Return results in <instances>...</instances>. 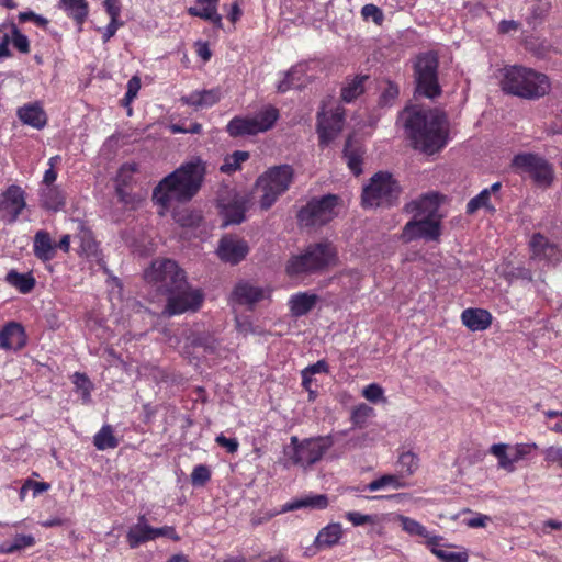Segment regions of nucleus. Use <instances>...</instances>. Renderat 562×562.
<instances>
[{"label": "nucleus", "mask_w": 562, "mask_h": 562, "mask_svg": "<svg viewBox=\"0 0 562 562\" xmlns=\"http://www.w3.org/2000/svg\"><path fill=\"white\" fill-rule=\"evenodd\" d=\"M144 279L156 292L167 296L162 311L167 316L196 312L203 303L202 291L189 284L186 271L172 259H155L144 271Z\"/></svg>", "instance_id": "nucleus-1"}, {"label": "nucleus", "mask_w": 562, "mask_h": 562, "mask_svg": "<svg viewBox=\"0 0 562 562\" xmlns=\"http://www.w3.org/2000/svg\"><path fill=\"white\" fill-rule=\"evenodd\" d=\"M412 146L427 155L445 147L449 135V122L443 111L407 106L400 115Z\"/></svg>", "instance_id": "nucleus-2"}, {"label": "nucleus", "mask_w": 562, "mask_h": 562, "mask_svg": "<svg viewBox=\"0 0 562 562\" xmlns=\"http://www.w3.org/2000/svg\"><path fill=\"white\" fill-rule=\"evenodd\" d=\"M205 173L206 164L200 157H193L165 177L155 188L153 198L161 205L172 200L190 201L201 189Z\"/></svg>", "instance_id": "nucleus-3"}, {"label": "nucleus", "mask_w": 562, "mask_h": 562, "mask_svg": "<svg viewBox=\"0 0 562 562\" xmlns=\"http://www.w3.org/2000/svg\"><path fill=\"white\" fill-rule=\"evenodd\" d=\"M337 261V250L327 240L307 245L303 251L289 258L285 272L290 278L321 273Z\"/></svg>", "instance_id": "nucleus-4"}, {"label": "nucleus", "mask_w": 562, "mask_h": 562, "mask_svg": "<svg viewBox=\"0 0 562 562\" xmlns=\"http://www.w3.org/2000/svg\"><path fill=\"white\" fill-rule=\"evenodd\" d=\"M502 87L505 92L520 98L539 99L550 91L551 83L544 74L513 66L506 70Z\"/></svg>", "instance_id": "nucleus-5"}, {"label": "nucleus", "mask_w": 562, "mask_h": 562, "mask_svg": "<svg viewBox=\"0 0 562 562\" xmlns=\"http://www.w3.org/2000/svg\"><path fill=\"white\" fill-rule=\"evenodd\" d=\"M294 175L293 167L284 164L270 167L258 177L256 187L261 192L259 204L262 210H269L290 189Z\"/></svg>", "instance_id": "nucleus-6"}, {"label": "nucleus", "mask_w": 562, "mask_h": 562, "mask_svg": "<svg viewBox=\"0 0 562 562\" xmlns=\"http://www.w3.org/2000/svg\"><path fill=\"white\" fill-rule=\"evenodd\" d=\"M438 56L434 52L422 53L414 63L415 95L435 99L442 92L438 80Z\"/></svg>", "instance_id": "nucleus-7"}, {"label": "nucleus", "mask_w": 562, "mask_h": 562, "mask_svg": "<svg viewBox=\"0 0 562 562\" xmlns=\"http://www.w3.org/2000/svg\"><path fill=\"white\" fill-rule=\"evenodd\" d=\"M401 187L387 172L375 173L362 191V204L367 207H390L397 203Z\"/></svg>", "instance_id": "nucleus-8"}, {"label": "nucleus", "mask_w": 562, "mask_h": 562, "mask_svg": "<svg viewBox=\"0 0 562 562\" xmlns=\"http://www.w3.org/2000/svg\"><path fill=\"white\" fill-rule=\"evenodd\" d=\"M340 198L336 194H326L322 198H313L297 213V222L303 227L323 226L329 223L336 215V207Z\"/></svg>", "instance_id": "nucleus-9"}, {"label": "nucleus", "mask_w": 562, "mask_h": 562, "mask_svg": "<svg viewBox=\"0 0 562 562\" xmlns=\"http://www.w3.org/2000/svg\"><path fill=\"white\" fill-rule=\"evenodd\" d=\"M512 166L520 172L528 173L538 187L548 188L553 181L552 166L538 155L518 154L513 158Z\"/></svg>", "instance_id": "nucleus-10"}, {"label": "nucleus", "mask_w": 562, "mask_h": 562, "mask_svg": "<svg viewBox=\"0 0 562 562\" xmlns=\"http://www.w3.org/2000/svg\"><path fill=\"white\" fill-rule=\"evenodd\" d=\"M331 435L311 437L302 440L296 452L291 454L293 464L308 468L321 461L324 454L334 446Z\"/></svg>", "instance_id": "nucleus-11"}, {"label": "nucleus", "mask_w": 562, "mask_h": 562, "mask_svg": "<svg viewBox=\"0 0 562 562\" xmlns=\"http://www.w3.org/2000/svg\"><path fill=\"white\" fill-rule=\"evenodd\" d=\"M441 235L439 218L414 217L403 228L401 239L409 243L416 239L438 240Z\"/></svg>", "instance_id": "nucleus-12"}, {"label": "nucleus", "mask_w": 562, "mask_h": 562, "mask_svg": "<svg viewBox=\"0 0 562 562\" xmlns=\"http://www.w3.org/2000/svg\"><path fill=\"white\" fill-rule=\"evenodd\" d=\"M271 294L270 288L258 286L255 283L240 280L233 288L229 294V301L233 304L246 305L252 308L257 303L269 299Z\"/></svg>", "instance_id": "nucleus-13"}, {"label": "nucleus", "mask_w": 562, "mask_h": 562, "mask_svg": "<svg viewBox=\"0 0 562 562\" xmlns=\"http://www.w3.org/2000/svg\"><path fill=\"white\" fill-rule=\"evenodd\" d=\"M529 248L531 251L530 258L535 261H544L548 265L555 266L562 260L561 248L540 233L531 236Z\"/></svg>", "instance_id": "nucleus-14"}, {"label": "nucleus", "mask_w": 562, "mask_h": 562, "mask_svg": "<svg viewBox=\"0 0 562 562\" xmlns=\"http://www.w3.org/2000/svg\"><path fill=\"white\" fill-rule=\"evenodd\" d=\"M344 116L345 110L341 106H337L329 116L325 112V109H322L317 115V131L321 144L327 145L338 135L342 130Z\"/></svg>", "instance_id": "nucleus-15"}, {"label": "nucleus", "mask_w": 562, "mask_h": 562, "mask_svg": "<svg viewBox=\"0 0 562 562\" xmlns=\"http://www.w3.org/2000/svg\"><path fill=\"white\" fill-rule=\"evenodd\" d=\"M25 206L24 191L19 186H10L0 200V216L14 223Z\"/></svg>", "instance_id": "nucleus-16"}, {"label": "nucleus", "mask_w": 562, "mask_h": 562, "mask_svg": "<svg viewBox=\"0 0 562 562\" xmlns=\"http://www.w3.org/2000/svg\"><path fill=\"white\" fill-rule=\"evenodd\" d=\"M248 251L249 248L246 241L229 237L222 238L217 248L218 257L231 265L240 262Z\"/></svg>", "instance_id": "nucleus-17"}, {"label": "nucleus", "mask_w": 562, "mask_h": 562, "mask_svg": "<svg viewBox=\"0 0 562 562\" xmlns=\"http://www.w3.org/2000/svg\"><path fill=\"white\" fill-rule=\"evenodd\" d=\"M438 195L436 193H428L407 203L404 210L407 213H413L414 217L438 218Z\"/></svg>", "instance_id": "nucleus-18"}, {"label": "nucleus", "mask_w": 562, "mask_h": 562, "mask_svg": "<svg viewBox=\"0 0 562 562\" xmlns=\"http://www.w3.org/2000/svg\"><path fill=\"white\" fill-rule=\"evenodd\" d=\"M248 199L245 195L235 194L233 199L222 207L224 225L240 224L245 221Z\"/></svg>", "instance_id": "nucleus-19"}, {"label": "nucleus", "mask_w": 562, "mask_h": 562, "mask_svg": "<svg viewBox=\"0 0 562 562\" xmlns=\"http://www.w3.org/2000/svg\"><path fill=\"white\" fill-rule=\"evenodd\" d=\"M25 346L23 327L18 323H10L0 331V348L19 350Z\"/></svg>", "instance_id": "nucleus-20"}, {"label": "nucleus", "mask_w": 562, "mask_h": 562, "mask_svg": "<svg viewBox=\"0 0 562 562\" xmlns=\"http://www.w3.org/2000/svg\"><path fill=\"white\" fill-rule=\"evenodd\" d=\"M16 115L23 124L30 125L36 130H42L47 122L46 113L37 102L19 108Z\"/></svg>", "instance_id": "nucleus-21"}, {"label": "nucleus", "mask_w": 562, "mask_h": 562, "mask_svg": "<svg viewBox=\"0 0 562 562\" xmlns=\"http://www.w3.org/2000/svg\"><path fill=\"white\" fill-rule=\"evenodd\" d=\"M461 319L464 326L472 331H480L486 329L492 323V315L486 310L482 308H467L461 314Z\"/></svg>", "instance_id": "nucleus-22"}, {"label": "nucleus", "mask_w": 562, "mask_h": 562, "mask_svg": "<svg viewBox=\"0 0 562 562\" xmlns=\"http://www.w3.org/2000/svg\"><path fill=\"white\" fill-rule=\"evenodd\" d=\"M218 0H198L194 7H190L188 12L192 16H199L211 21L217 27H222V15L217 13Z\"/></svg>", "instance_id": "nucleus-23"}, {"label": "nucleus", "mask_w": 562, "mask_h": 562, "mask_svg": "<svg viewBox=\"0 0 562 562\" xmlns=\"http://www.w3.org/2000/svg\"><path fill=\"white\" fill-rule=\"evenodd\" d=\"M33 251L42 261H49L56 255V244L46 231H38L34 236Z\"/></svg>", "instance_id": "nucleus-24"}, {"label": "nucleus", "mask_w": 562, "mask_h": 562, "mask_svg": "<svg viewBox=\"0 0 562 562\" xmlns=\"http://www.w3.org/2000/svg\"><path fill=\"white\" fill-rule=\"evenodd\" d=\"M317 301L318 296L316 294L307 292H300L292 295L289 300L291 315L296 318L306 315L314 308Z\"/></svg>", "instance_id": "nucleus-25"}, {"label": "nucleus", "mask_w": 562, "mask_h": 562, "mask_svg": "<svg viewBox=\"0 0 562 562\" xmlns=\"http://www.w3.org/2000/svg\"><path fill=\"white\" fill-rule=\"evenodd\" d=\"M126 539L132 549L139 547L144 542L154 540L153 527L146 524L145 516H140L138 522L128 529Z\"/></svg>", "instance_id": "nucleus-26"}, {"label": "nucleus", "mask_w": 562, "mask_h": 562, "mask_svg": "<svg viewBox=\"0 0 562 562\" xmlns=\"http://www.w3.org/2000/svg\"><path fill=\"white\" fill-rule=\"evenodd\" d=\"M342 537V528L340 524H329L322 528L317 533L314 546L318 550L331 548L337 544Z\"/></svg>", "instance_id": "nucleus-27"}, {"label": "nucleus", "mask_w": 562, "mask_h": 562, "mask_svg": "<svg viewBox=\"0 0 562 562\" xmlns=\"http://www.w3.org/2000/svg\"><path fill=\"white\" fill-rule=\"evenodd\" d=\"M252 123L256 124L255 128L257 134L269 131L276 124L279 117V111L272 105H267L258 111L256 114L250 115Z\"/></svg>", "instance_id": "nucleus-28"}, {"label": "nucleus", "mask_w": 562, "mask_h": 562, "mask_svg": "<svg viewBox=\"0 0 562 562\" xmlns=\"http://www.w3.org/2000/svg\"><path fill=\"white\" fill-rule=\"evenodd\" d=\"M364 151L362 147L353 142L351 137L346 140L344 156L347 160V165L349 169L356 175L359 176L362 172V156Z\"/></svg>", "instance_id": "nucleus-29"}, {"label": "nucleus", "mask_w": 562, "mask_h": 562, "mask_svg": "<svg viewBox=\"0 0 562 562\" xmlns=\"http://www.w3.org/2000/svg\"><path fill=\"white\" fill-rule=\"evenodd\" d=\"M65 200L66 198L63 190L57 186L46 187L41 192L42 206L54 212L65 206Z\"/></svg>", "instance_id": "nucleus-30"}, {"label": "nucleus", "mask_w": 562, "mask_h": 562, "mask_svg": "<svg viewBox=\"0 0 562 562\" xmlns=\"http://www.w3.org/2000/svg\"><path fill=\"white\" fill-rule=\"evenodd\" d=\"M255 125L250 115L235 116L228 122L226 131L232 137L257 135Z\"/></svg>", "instance_id": "nucleus-31"}, {"label": "nucleus", "mask_w": 562, "mask_h": 562, "mask_svg": "<svg viewBox=\"0 0 562 562\" xmlns=\"http://www.w3.org/2000/svg\"><path fill=\"white\" fill-rule=\"evenodd\" d=\"M59 5L78 25H81L88 16L89 7L86 0H59Z\"/></svg>", "instance_id": "nucleus-32"}, {"label": "nucleus", "mask_w": 562, "mask_h": 562, "mask_svg": "<svg viewBox=\"0 0 562 562\" xmlns=\"http://www.w3.org/2000/svg\"><path fill=\"white\" fill-rule=\"evenodd\" d=\"M328 506V498L324 494L306 496L288 503L283 507V512L296 510L303 507L324 509Z\"/></svg>", "instance_id": "nucleus-33"}, {"label": "nucleus", "mask_w": 562, "mask_h": 562, "mask_svg": "<svg viewBox=\"0 0 562 562\" xmlns=\"http://www.w3.org/2000/svg\"><path fill=\"white\" fill-rule=\"evenodd\" d=\"M441 540L438 536H432L429 538L428 546L430 547L431 552L443 562H468L469 555L465 551L462 552H453L446 551L443 549L438 548L439 541Z\"/></svg>", "instance_id": "nucleus-34"}, {"label": "nucleus", "mask_w": 562, "mask_h": 562, "mask_svg": "<svg viewBox=\"0 0 562 562\" xmlns=\"http://www.w3.org/2000/svg\"><path fill=\"white\" fill-rule=\"evenodd\" d=\"M5 281L23 294L30 293L35 286V279L30 272L20 273L15 270H11L8 272Z\"/></svg>", "instance_id": "nucleus-35"}, {"label": "nucleus", "mask_w": 562, "mask_h": 562, "mask_svg": "<svg viewBox=\"0 0 562 562\" xmlns=\"http://www.w3.org/2000/svg\"><path fill=\"white\" fill-rule=\"evenodd\" d=\"M93 445L98 450L116 448L119 446V440L113 434L112 426H102V428L93 437Z\"/></svg>", "instance_id": "nucleus-36"}, {"label": "nucleus", "mask_w": 562, "mask_h": 562, "mask_svg": "<svg viewBox=\"0 0 562 562\" xmlns=\"http://www.w3.org/2000/svg\"><path fill=\"white\" fill-rule=\"evenodd\" d=\"M487 190H482L477 195L472 198L467 204V214L473 215L480 209H484L487 213L494 214L496 207L491 203Z\"/></svg>", "instance_id": "nucleus-37"}, {"label": "nucleus", "mask_w": 562, "mask_h": 562, "mask_svg": "<svg viewBox=\"0 0 562 562\" xmlns=\"http://www.w3.org/2000/svg\"><path fill=\"white\" fill-rule=\"evenodd\" d=\"M35 543V538L32 535H16L11 541H4L0 546V551L5 554H11L24 548L32 547Z\"/></svg>", "instance_id": "nucleus-38"}, {"label": "nucleus", "mask_w": 562, "mask_h": 562, "mask_svg": "<svg viewBox=\"0 0 562 562\" xmlns=\"http://www.w3.org/2000/svg\"><path fill=\"white\" fill-rule=\"evenodd\" d=\"M249 153L245 150H236L231 155H227L224 159V164L220 167L223 173H233L240 169L243 162L249 159Z\"/></svg>", "instance_id": "nucleus-39"}, {"label": "nucleus", "mask_w": 562, "mask_h": 562, "mask_svg": "<svg viewBox=\"0 0 562 562\" xmlns=\"http://www.w3.org/2000/svg\"><path fill=\"white\" fill-rule=\"evenodd\" d=\"M175 221L182 227L198 226L202 220L200 212L184 207L173 212Z\"/></svg>", "instance_id": "nucleus-40"}, {"label": "nucleus", "mask_w": 562, "mask_h": 562, "mask_svg": "<svg viewBox=\"0 0 562 562\" xmlns=\"http://www.w3.org/2000/svg\"><path fill=\"white\" fill-rule=\"evenodd\" d=\"M387 486H391L393 488H402V487H405V483L402 482L397 475L386 474V475H383V476L370 482L366 486V490H368L370 492H374V491H378V490H381V488H384Z\"/></svg>", "instance_id": "nucleus-41"}, {"label": "nucleus", "mask_w": 562, "mask_h": 562, "mask_svg": "<svg viewBox=\"0 0 562 562\" xmlns=\"http://www.w3.org/2000/svg\"><path fill=\"white\" fill-rule=\"evenodd\" d=\"M400 520H401L403 530H405L407 533H409L412 536L423 537V538L427 539V542L429 541V538L432 537L429 535L427 529L420 522H418L409 517H405V516H401Z\"/></svg>", "instance_id": "nucleus-42"}, {"label": "nucleus", "mask_w": 562, "mask_h": 562, "mask_svg": "<svg viewBox=\"0 0 562 562\" xmlns=\"http://www.w3.org/2000/svg\"><path fill=\"white\" fill-rule=\"evenodd\" d=\"M366 79L367 77L356 78L348 86L344 87L341 90L342 100L349 103L360 95L363 92V81Z\"/></svg>", "instance_id": "nucleus-43"}, {"label": "nucleus", "mask_w": 562, "mask_h": 562, "mask_svg": "<svg viewBox=\"0 0 562 562\" xmlns=\"http://www.w3.org/2000/svg\"><path fill=\"white\" fill-rule=\"evenodd\" d=\"M418 457L411 452H403L398 458V465L401 473L405 475H412L418 469Z\"/></svg>", "instance_id": "nucleus-44"}, {"label": "nucleus", "mask_w": 562, "mask_h": 562, "mask_svg": "<svg viewBox=\"0 0 562 562\" xmlns=\"http://www.w3.org/2000/svg\"><path fill=\"white\" fill-rule=\"evenodd\" d=\"M372 414V407L367 404H360L352 409L350 419L356 427L362 428Z\"/></svg>", "instance_id": "nucleus-45"}, {"label": "nucleus", "mask_w": 562, "mask_h": 562, "mask_svg": "<svg viewBox=\"0 0 562 562\" xmlns=\"http://www.w3.org/2000/svg\"><path fill=\"white\" fill-rule=\"evenodd\" d=\"M211 479V471L206 465H196L191 473V483L194 486H204Z\"/></svg>", "instance_id": "nucleus-46"}, {"label": "nucleus", "mask_w": 562, "mask_h": 562, "mask_svg": "<svg viewBox=\"0 0 562 562\" xmlns=\"http://www.w3.org/2000/svg\"><path fill=\"white\" fill-rule=\"evenodd\" d=\"M361 14L366 20L372 19L376 25H381L384 21V14L382 10L372 3L363 5L361 9Z\"/></svg>", "instance_id": "nucleus-47"}, {"label": "nucleus", "mask_w": 562, "mask_h": 562, "mask_svg": "<svg viewBox=\"0 0 562 562\" xmlns=\"http://www.w3.org/2000/svg\"><path fill=\"white\" fill-rule=\"evenodd\" d=\"M116 195L121 203H123L126 206H130L131 209H134L137 205V203L140 201L136 195L130 193L125 189V183L116 186Z\"/></svg>", "instance_id": "nucleus-48"}, {"label": "nucleus", "mask_w": 562, "mask_h": 562, "mask_svg": "<svg viewBox=\"0 0 562 562\" xmlns=\"http://www.w3.org/2000/svg\"><path fill=\"white\" fill-rule=\"evenodd\" d=\"M12 44L21 53L26 54L30 52V42L27 37L14 25L12 27Z\"/></svg>", "instance_id": "nucleus-49"}, {"label": "nucleus", "mask_w": 562, "mask_h": 562, "mask_svg": "<svg viewBox=\"0 0 562 562\" xmlns=\"http://www.w3.org/2000/svg\"><path fill=\"white\" fill-rule=\"evenodd\" d=\"M398 87L395 83L387 82L380 95V103L382 105H391L398 97Z\"/></svg>", "instance_id": "nucleus-50"}, {"label": "nucleus", "mask_w": 562, "mask_h": 562, "mask_svg": "<svg viewBox=\"0 0 562 562\" xmlns=\"http://www.w3.org/2000/svg\"><path fill=\"white\" fill-rule=\"evenodd\" d=\"M538 449L537 443H517L514 447L513 461L519 462L526 459L532 450Z\"/></svg>", "instance_id": "nucleus-51"}, {"label": "nucleus", "mask_w": 562, "mask_h": 562, "mask_svg": "<svg viewBox=\"0 0 562 562\" xmlns=\"http://www.w3.org/2000/svg\"><path fill=\"white\" fill-rule=\"evenodd\" d=\"M383 389L375 383L369 384L362 391V395L370 402L376 403L383 398Z\"/></svg>", "instance_id": "nucleus-52"}, {"label": "nucleus", "mask_w": 562, "mask_h": 562, "mask_svg": "<svg viewBox=\"0 0 562 562\" xmlns=\"http://www.w3.org/2000/svg\"><path fill=\"white\" fill-rule=\"evenodd\" d=\"M346 518L353 525V526H363L366 524H374L375 519L371 515H364L359 512H348L346 514Z\"/></svg>", "instance_id": "nucleus-53"}, {"label": "nucleus", "mask_w": 562, "mask_h": 562, "mask_svg": "<svg viewBox=\"0 0 562 562\" xmlns=\"http://www.w3.org/2000/svg\"><path fill=\"white\" fill-rule=\"evenodd\" d=\"M544 460L549 463H557L562 468V447L551 446L544 451Z\"/></svg>", "instance_id": "nucleus-54"}, {"label": "nucleus", "mask_w": 562, "mask_h": 562, "mask_svg": "<svg viewBox=\"0 0 562 562\" xmlns=\"http://www.w3.org/2000/svg\"><path fill=\"white\" fill-rule=\"evenodd\" d=\"M140 89V80L137 76L132 77L127 83V91L124 97L125 104L130 103Z\"/></svg>", "instance_id": "nucleus-55"}, {"label": "nucleus", "mask_w": 562, "mask_h": 562, "mask_svg": "<svg viewBox=\"0 0 562 562\" xmlns=\"http://www.w3.org/2000/svg\"><path fill=\"white\" fill-rule=\"evenodd\" d=\"M215 441L217 445L225 448L229 453H235L239 447V443L236 438H227L223 434L218 435L215 438Z\"/></svg>", "instance_id": "nucleus-56"}, {"label": "nucleus", "mask_w": 562, "mask_h": 562, "mask_svg": "<svg viewBox=\"0 0 562 562\" xmlns=\"http://www.w3.org/2000/svg\"><path fill=\"white\" fill-rule=\"evenodd\" d=\"M19 20L21 22L33 21L41 27H46L48 24V20L46 18L38 15L33 11L21 12L19 14Z\"/></svg>", "instance_id": "nucleus-57"}, {"label": "nucleus", "mask_w": 562, "mask_h": 562, "mask_svg": "<svg viewBox=\"0 0 562 562\" xmlns=\"http://www.w3.org/2000/svg\"><path fill=\"white\" fill-rule=\"evenodd\" d=\"M153 533H154V539H156L158 537H168L175 541L180 540V537L176 532L175 528L169 527V526H165V527H160V528L153 527Z\"/></svg>", "instance_id": "nucleus-58"}, {"label": "nucleus", "mask_w": 562, "mask_h": 562, "mask_svg": "<svg viewBox=\"0 0 562 562\" xmlns=\"http://www.w3.org/2000/svg\"><path fill=\"white\" fill-rule=\"evenodd\" d=\"M104 8L113 21H117L121 14V4L119 0H105Z\"/></svg>", "instance_id": "nucleus-59"}, {"label": "nucleus", "mask_w": 562, "mask_h": 562, "mask_svg": "<svg viewBox=\"0 0 562 562\" xmlns=\"http://www.w3.org/2000/svg\"><path fill=\"white\" fill-rule=\"evenodd\" d=\"M201 100V106H211L220 100V93L216 90H203Z\"/></svg>", "instance_id": "nucleus-60"}, {"label": "nucleus", "mask_w": 562, "mask_h": 562, "mask_svg": "<svg viewBox=\"0 0 562 562\" xmlns=\"http://www.w3.org/2000/svg\"><path fill=\"white\" fill-rule=\"evenodd\" d=\"M520 23L514 20H503L498 24V32L501 34H508L518 31Z\"/></svg>", "instance_id": "nucleus-61"}, {"label": "nucleus", "mask_w": 562, "mask_h": 562, "mask_svg": "<svg viewBox=\"0 0 562 562\" xmlns=\"http://www.w3.org/2000/svg\"><path fill=\"white\" fill-rule=\"evenodd\" d=\"M491 521V517L483 514H477L475 517L470 518L467 521V526L470 528H484L487 522Z\"/></svg>", "instance_id": "nucleus-62"}, {"label": "nucleus", "mask_w": 562, "mask_h": 562, "mask_svg": "<svg viewBox=\"0 0 562 562\" xmlns=\"http://www.w3.org/2000/svg\"><path fill=\"white\" fill-rule=\"evenodd\" d=\"M26 486H29L30 490L33 491V496L36 497L43 492H46L49 490L50 485L45 482H36L32 480H26Z\"/></svg>", "instance_id": "nucleus-63"}, {"label": "nucleus", "mask_w": 562, "mask_h": 562, "mask_svg": "<svg viewBox=\"0 0 562 562\" xmlns=\"http://www.w3.org/2000/svg\"><path fill=\"white\" fill-rule=\"evenodd\" d=\"M512 276L516 279L526 280L528 282H531L533 280L531 270L525 267L515 268L512 271Z\"/></svg>", "instance_id": "nucleus-64"}]
</instances>
